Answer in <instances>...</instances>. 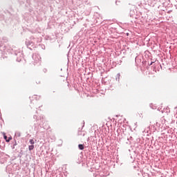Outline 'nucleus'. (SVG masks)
<instances>
[{
  "label": "nucleus",
  "mask_w": 177,
  "mask_h": 177,
  "mask_svg": "<svg viewBox=\"0 0 177 177\" xmlns=\"http://www.w3.org/2000/svg\"><path fill=\"white\" fill-rule=\"evenodd\" d=\"M3 138H4L5 140L8 142H10V140L12 139L11 137L8 139V136H6V135L5 133H3Z\"/></svg>",
  "instance_id": "f257e3e1"
},
{
  "label": "nucleus",
  "mask_w": 177,
  "mask_h": 177,
  "mask_svg": "<svg viewBox=\"0 0 177 177\" xmlns=\"http://www.w3.org/2000/svg\"><path fill=\"white\" fill-rule=\"evenodd\" d=\"M64 81H66V78H64Z\"/></svg>",
  "instance_id": "39448f33"
},
{
  "label": "nucleus",
  "mask_w": 177,
  "mask_h": 177,
  "mask_svg": "<svg viewBox=\"0 0 177 177\" xmlns=\"http://www.w3.org/2000/svg\"><path fill=\"white\" fill-rule=\"evenodd\" d=\"M28 149H29L30 151H31V150H34V145H29Z\"/></svg>",
  "instance_id": "20e7f679"
},
{
  "label": "nucleus",
  "mask_w": 177,
  "mask_h": 177,
  "mask_svg": "<svg viewBox=\"0 0 177 177\" xmlns=\"http://www.w3.org/2000/svg\"><path fill=\"white\" fill-rule=\"evenodd\" d=\"M29 142L30 143V145H35V141H34V140L33 139H30V140H29Z\"/></svg>",
  "instance_id": "7ed1b4c3"
},
{
  "label": "nucleus",
  "mask_w": 177,
  "mask_h": 177,
  "mask_svg": "<svg viewBox=\"0 0 177 177\" xmlns=\"http://www.w3.org/2000/svg\"><path fill=\"white\" fill-rule=\"evenodd\" d=\"M78 147H79L80 150H84V145H82V144H80L78 145Z\"/></svg>",
  "instance_id": "f03ea898"
}]
</instances>
